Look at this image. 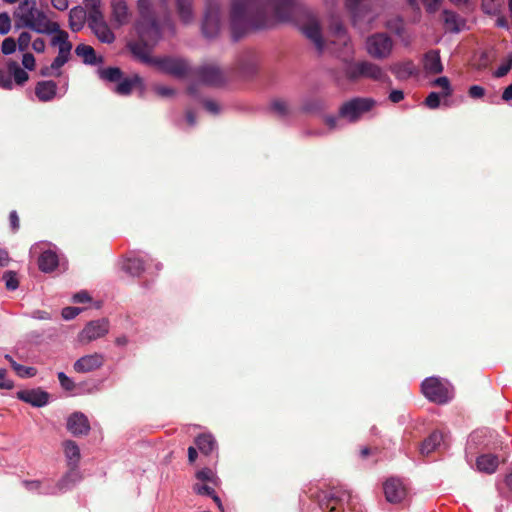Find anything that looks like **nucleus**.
<instances>
[{"label":"nucleus","mask_w":512,"mask_h":512,"mask_svg":"<svg viewBox=\"0 0 512 512\" xmlns=\"http://www.w3.org/2000/svg\"><path fill=\"white\" fill-rule=\"evenodd\" d=\"M65 457L70 464H76L80 460V449L72 440H66L62 444Z\"/></svg>","instance_id":"obj_34"},{"label":"nucleus","mask_w":512,"mask_h":512,"mask_svg":"<svg viewBox=\"0 0 512 512\" xmlns=\"http://www.w3.org/2000/svg\"><path fill=\"white\" fill-rule=\"evenodd\" d=\"M470 464L480 473L492 474L499 466V458L494 454L483 453L475 458L474 464Z\"/></svg>","instance_id":"obj_18"},{"label":"nucleus","mask_w":512,"mask_h":512,"mask_svg":"<svg viewBox=\"0 0 512 512\" xmlns=\"http://www.w3.org/2000/svg\"><path fill=\"white\" fill-rule=\"evenodd\" d=\"M85 10H87L88 23L104 18L102 12L101 0H84Z\"/></svg>","instance_id":"obj_31"},{"label":"nucleus","mask_w":512,"mask_h":512,"mask_svg":"<svg viewBox=\"0 0 512 512\" xmlns=\"http://www.w3.org/2000/svg\"><path fill=\"white\" fill-rule=\"evenodd\" d=\"M104 364V356L100 353H93L79 358L73 365V368L78 373H89Z\"/></svg>","instance_id":"obj_14"},{"label":"nucleus","mask_w":512,"mask_h":512,"mask_svg":"<svg viewBox=\"0 0 512 512\" xmlns=\"http://www.w3.org/2000/svg\"><path fill=\"white\" fill-rule=\"evenodd\" d=\"M23 66L28 70L35 68V58L31 53H25L22 58Z\"/></svg>","instance_id":"obj_57"},{"label":"nucleus","mask_w":512,"mask_h":512,"mask_svg":"<svg viewBox=\"0 0 512 512\" xmlns=\"http://www.w3.org/2000/svg\"><path fill=\"white\" fill-rule=\"evenodd\" d=\"M70 55L71 51H65V49H61V51H58V55L54 59L52 64L49 67H45L42 69L41 74L43 76H59L60 68L69 60Z\"/></svg>","instance_id":"obj_27"},{"label":"nucleus","mask_w":512,"mask_h":512,"mask_svg":"<svg viewBox=\"0 0 512 512\" xmlns=\"http://www.w3.org/2000/svg\"><path fill=\"white\" fill-rule=\"evenodd\" d=\"M512 68V52L504 57L497 69L494 70L493 75L497 78L504 77L509 73Z\"/></svg>","instance_id":"obj_40"},{"label":"nucleus","mask_w":512,"mask_h":512,"mask_svg":"<svg viewBox=\"0 0 512 512\" xmlns=\"http://www.w3.org/2000/svg\"><path fill=\"white\" fill-rule=\"evenodd\" d=\"M383 491L386 500L392 504L401 503L409 495L405 482H383Z\"/></svg>","instance_id":"obj_13"},{"label":"nucleus","mask_w":512,"mask_h":512,"mask_svg":"<svg viewBox=\"0 0 512 512\" xmlns=\"http://www.w3.org/2000/svg\"><path fill=\"white\" fill-rule=\"evenodd\" d=\"M99 75L102 79L109 82H119L122 78V73L119 68L109 67L99 71Z\"/></svg>","instance_id":"obj_41"},{"label":"nucleus","mask_w":512,"mask_h":512,"mask_svg":"<svg viewBox=\"0 0 512 512\" xmlns=\"http://www.w3.org/2000/svg\"><path fill=\"white\" fill-rule=\"evenodd\" d=\"M479 446L489 447L490 441L487 439V431L477 430L474 431L468 439L465 457L468 463L473 461V457L476 454V450Z\"/></svg>","instance_id":"obj_15"},{"label":"nucleus","mask_w":512,"mask_h":512,"mask_svg":"<svg viewBox=\"0 0 512 512\" xmlns=\"http://www.w3.org/2000/svg\"><path fill=\"white\" fill-rule=\"evenodd\" d=\"M220 31V19L217 8H210L202 24V33L206 38H214Z\"/></svg>","instance_id":"obj_19"},{"label":"nucleus","mask_w":512,"mask_h":512,"mask_svg":"<svg viewBox=\"0 0 512 512\" xmlns=\"http://www.w3.org/2000/svg\"><path fill=\"white\" fill-rule=\"evenodd\" d=\"M442 446H445L444 436L442 433L435 431L424 440L420 448V453L424 456H428Z\"/></svg>","instance_id":"obj_24"},{"label":"nucleus","mask_w":512,"mask_h":512,"mask_svg":"<svg viewBox=\"0 0 512 512\" xmlns=\"http://www.w3.org/2000/svg\"><path fill=\"white\" fill-rule=\"evenodd\" d=\"M375 102L369 98H355L346 102L340 109V117L349 122L357 121L364 113L370 111Z\"/></svg>","instance_id":"obj_9"},{"label":"nucleus","mask_w":512,"mask_h":512,"mask_svg":"<svg viewBox=\"0 0 512 512\" xmlns=\"http://www.w3.org/2000/svg\"><path fill=\"white\" fill-rule=\"evenodd\" d=\"M57 84L53 81H40L35 87V94L42 102L51 101L56 96Z\"/></svg>","instance_id":"obj_26"},{"label":"nucleus","mask_w":512,"mask_h":512,"mask_svg":"<svg viewBox=\"0 0 512 512\" xmlns=\"http://www.w3.org/2000/svg\"><path fill=\"white\" fill-rule=\"evenodd\" d=\"M433 86L440 87L443 91L441 95L443 97H449L452 94V88L450 81L447 77H439L432 82Z\"/></svg>","instance_id":"obj_43"},{"label":"nucleus","mask_w":512,"mask_h":512,"mask_svg":"<svg viewBox=\"0 0 512 512\" xmlns=\"http://www.w3.org/2000/svg\"><path fill=\"white\" fill-rule=\"evenodd\" d=\"M67 429L75 436L86 435L90 430L89 421L84 414L73 413L67 420Z\"/></svg>","instance_id":"obj_21"},{"label":"nucleus","mask_w":512,"mask_h":512,"mask_svg":"<svg viewBox=\"0 0 512 512\" xmlns=\"http://www.w3.org/2000/svg\"><path fill=\"white\" fill-rule=\"evenodd\" d=\"M393 41L384 33H377L367 38L366 51L375 59H385L392 52Z\"/></svg>","instance_id":"obj_8"},{"label":"nucleus","mask_w":512,"mask_h":512,"mask_svg":"<svg viewBox=\"0 0 512 512\" xmlns=\"http://www.w3.org/2000/svg\"><path fill=\"white\" fill-rule=\"evenodd\" d=\"M11 29V19L7 13H0V34L5 35Z\"/></svg>","instance_id":"obj_48"},{"label":"nucleus","mask_w":512,"mask_h":512,"mask_svg":"<svg viewBox=\"0 0 512 512\" xmlns=\"http://www.w3.org/2000/svg\"><path fill=\"white\" fill-rule=\"evenodd\" d=\"M440 96L442 95L436 92H431L425 100V104L427 105V107L430 109L438 108L440 105Z\"/></svg>","instance_id":"obj_50"},{"label":"nucleus","mask_w":512,"mask_h":512,"mask_svg":"<svg viewBox=\"0 0 512 512\" xmlns=\"http://www.w3.org/2000/svg\"><path fill=\"white\" fill-rule=\"evenodd\" d=\"M272 109L280 115H285L289 111V105L284 100H275L272 102Z\"/></svg>","instance_id":"obj_51"},{"label":"nucleus","mask_w":512,"mask_h":512,"mask_svg":"<svg viewBox=\"0 0 512 512\" xmlns=\"http://www.w3.org/2000/svg\"><path fill=\"white\" fill-rule=\"evenodd\" d=\"M305 17V22L301 26L303 33L313 42L318 51H323L326 47V41L322 37L317 18L311 14H306Z\"/></svg>","instance_id":"obj_11"},{"label":"nucleus","mask_w":512,"mask_h":512,"mask_svg":"<svg viewBox=\"0 0 512 512\" xmlns=\"http://www.w3.org/2000/svg\"><path fill=\"white\" fill-rule=\"evenodd\" d=\"M329 43L333 45V51L340 57L349 58L353 55V47L345 29L338 22L332 24L329 33Z\"/></svg>","instance_id":"obj_6"},{"label":"nucleus","mask_w":512,"mask_h":512,"mask_svg":"<svg viewBox=\"0 0 512 512\" xmlns=\"http://www.w3.org/2000/svg\"><path fill=\"white\" fill-rule=\"evenodd\" d=\"M389 99L393 103H398L404 99V93L402 90H392L389 94Z\"/></svg>","instance_id":"obj_62"},{"label":"nucleus","mask_w":512,"mask_h":512,"mask_svg":"<svg viewBox=\"0 0 512 512\" xmlns=\"http://www.w3.org/2000/svg\"><path fill=\"white\" fill-rule=\"evenodd\" d=\"M424 68L428 73L438 74L443 71V66L440 60L438 51H429L424 58Z\"/></svg>","instance_id":"obj_29"},{"label":"nucleus","mask_w":512,"mask_h":512,"mask_svg":"<svg viewBox=\"0 0 512 512\" xmlns=\"http://www.w3.org/2000/svg\"><path fill=\"white\" fill-rule=\"evenodd\" d=\"M131 20V13L127 3L122 0H114L111 2V21L116 27L126 25Z\"/></svg>","instance_id":"obj_17"},{"label":"nucleus","mask_w":512,"mask_h":512,"mask_svg":"<svg viewBox=\"0 0 512 512\" xmlns=\"http://www.w3.org/2000/svg\"><path fill=\"white\" fill-rule=\"evenodd\" d=\"M138 10L140 18L136 29L140 41L131 42L129 48L140 61L155 65L157 59L151 57L149 46L160 38V27L156 22L153 5L149 0H138Z\"/></svg>","instance_id":"obj_2"},{"label":"nucleus","mask_w":512,"mask_h":512,"mask_svg":"<svg viewBox=\"0 0 512 512\" xmlns=\"http://www.w3.org/2000/svg\"><path fill=\"white\" fill-rule=\"evenodd\" d=\"M17 28H29L40 34H51L58 29V23L37 8L35 0H22L13 12Z\"/></svg>","instance_id":"obj_3"},{"label":"nucleus","mask_w":512,"mask_h":512,"mask_svg":"<svg viewBox=\"0 0 512 512\" xmlns=\"http://www.w3.org/2000/svg\"><path fill=\"white\" fill-rule=\"evenodd\" d=\"M205 108L213 114H217L220 111V106L218 103L208 100L204 103Z\"/></svg>","instance_id":"obj_64"},{"label":"nucleus","mask_w":512,"mask_h":512,"mask_svg":"<svg viewBox=\"0 0 512 512\" xmlns=\"http://www.w3.org/2000/svg\"><path fill=\"white\" fill-rule=\"evenodd\" d=\"M16 47H17L16 41L11 37L5 38L4 41L2 42V52L5 55L14 53L16 50Z\"/></svg>","instance_id":"obj_49"},{"label":"nucleus","mask_w":512,"mask_h":512,"mask_svg":"<svg viewBox=\"0 0 512 512\" xmlns=\"http://www.w3.org/2000/svg\"><path fill=\"white\" fill-rule=\"evenodd\" d=\"M502 6L503 0H481V8L488 15H498Z\"/></svg>","instance_id":"obj_37"},{"label":"nucleus","mask_w":512,"mask_h":512,"mask_svg":"<svg viewBox=\"0 0 512 512\" xmlns=\"http://www.w3.org/2000/svg\"><path fill=\"white\" fill-rule=\"evenodd\" d=\"M88 24L99 41L107 44L114 42L115 35L104 18L100 20L95 19V21L89 22Z\"/></svg>","instance_id":"obj_22"},{"label":"nucleus","mask_w":512,"mask_h":512,"mask_svg":"<svg viewBox=\"0 0 512 512\" xmlns=\"http://www.w3.org/2000/svg\"><path fill=\"white\" fill-rule=\"evenodd\" d=\"M31 43V34L29 32H22L16 44L18 45V48L20 51H26Z\"/></svg>","instance_id":"obj_47"},{"label":"nucleus","mask_w":512,"mask_h":512,"mask_svg":"<svg viewBox=\"0 0 512 512\" xmlns=\"http://www.w3.org/2000/svg\"><path fill=\"white\" fill-rule=\"evenodd\" d=\"M109 331L108 321L105 319L89 322L79 333V341L87 344L98 338L105 336Z\"/></svg>","instance_id":"obj_12"},{"label":"nucleus","mask_w":512,"mask_h":512,"mask_svg":"<svg viewBox=\"0 0 512 512\" xmlns=\"http://www.w3.org/2000/svg\"><path fill=\"white\" fill-rule=\"evenodd\" d=\"M496 489L502 497L512 501V482H497Z\"/></svg>","instance_id":"obj_45"},{"label":"nucleus","mask_w":512,"mask_h":512,"mask_svg":"<svg viewBox=\"0 0 512 512\" xmlns=\"http://www.w3.org/2000/svg\"><path fill=\"white\" fill-rule=\"evenodd\" d=\"M302 12L292 0H233L230 12L233 37L238 39L252 29L293 22Z\"/></svg>","instance_id":"obj_1"},{"label":"nucleus","mask_w":512,"mask_h":512,"mask_svg":"<svg viewBox=\"0 0 512 512\" xmlns=\"http://www.w3.org/2000/svg\"><path fill=\"white\" fill-rule=\"evenodd\" d=\"M13 386V381L6 376V370L0 369V389L9 390L12 389Z\"/></svg>","instance_id":"obj_52"},{"label":"nucleus","mask_w":512,"mask_h":512,"mask_svg":"<svg viewBox=\"0 0 512 512\" xmlns=\"http://www.w3.org/2000/svg\"><path fill=\"white\" fill-rule=\"evenodd\" d=\"M58 379L61 386L66 390H71L74 387L73 381L63 372L58 373Z\"/></svg>","instance_id":"obj_53"},{"label":"nucleus","mask_w":512,"mask_h":512,"mask_svg":"<svg viewBox=\"0 0 512 512\" xmlns=\"http://www.w3.org/2000/svg\"><path fill=\"white\" fill-rule=\"evenodd\" d=\"M13 77L15 82L19 85H23L29 79L28 73L21 68L16 70Z\"/></svg>","instance_id":"obj_56"},{"label":"nucleus","mask_w":512,"mask_h":512,"mask_svg":"<svg viewBox=\"0 0 512 512\" xmlns=\"http://www.w3.org/2000/svg\"><path fill=\"white\" fill-rule=\"evenodd\" d=\"M214 477H215V475H214L213 471L210 469L202 470L197 474L198 480H203V481L213 480Z\"/></svg>","instance_id":"obj_63"},{"label":"nucleus","mask_w":512,"mask_h":512,"mask_svg":"<svg viewBox=\"0 0 512 512\" xmlns=\"http://www.w3.org/2000/svg\"><path fill=\"white\" fill-rule=\"evenodd\" d=\"M51 5L58 11H65L69 7V0H50Z\"/></svg>","instance_id":"obj_60"},{"label":"nucleus","mask_w":512,"mask_h":512,"mask_svg":"<svg viewBox=\"0 0 512 512\" xmlns=\"http://www.w3.org/2000/svg\"><path fill=\"white\" fill-rule=\"evenodd\" d=\"M177 12L180 19L188 24L193 20V9L191 0H177Z\"/></svg>","instance_id":"obj_35"},{"label":"nucleus","mask_w":512,"mask_h":512,"mask_svg":"<svg viewBox=\"0 0 512 512\" xmlns=\"http://www.w3.org/2000/svg\"><path fill=\"white\" fill-rule=\"evenodd\" d=\"M75 53L77 56L83 58L84 62L87 64H96L97 63V57L95 54V50L85 44L78 45L75 49Z\"/></svg>","instance_id":"obj_36"},{"label":"nucleus","mask_w":512,"mask_h":512,"mask_svg":"<svg viewBox=\"0 0 512 512\" xmlns=\"http://www.w3.org/2000/svg\"><path fill=\"white\" fill-rule=\"evenodd\" d=\"M423 2L426 10L429 13H434L439 9L442 0H423Z\"/></svg>","instance_id":"obj_58"},{"label":"nucleus","mask_w":512,"mask_h":512,"mask_svg":"<svg viewBox=\"0 0 512 512\" xmlns=\"http://www.w3.org/2000/svg\"><path fill=\"white\" fill-rule=\"evenodd\" d=\"M202 80L211 85L219 84L223 81L224 77L221 70L215 65H208L201 69Z\"/></svg>","instance_id":"obj_30"},{"label":"nucleus","mask_w":512,"mask_h":512,"mask_svg":"<svg viewBox=\"0 0 512 512\" xmlns=\"http://www.w3.org/2000/svg\"><path fill=\"white\" fill-rule=\"evenodd\" d=\"M12 86L13 83L10 75L0 70V87L4 89H11Z\"/></svg>","instance_id":"obj_55"},{"label":"nucleus","mask_w":512,"mask_h":512,"mask_svg":"<svg viewBox=\"0 0 512 512\" xmlns=\"http://www.w3.org/2000/svg\"><path fill=\"white\" fill-rule=\"evenodd\" d=\"M345 75L350 80L368 78L374 81H384L387 78L383 69L369 61L351 62L345 67Z\"/></svg>","instance_id":"obj_4"},{"label":"nucleus","mask_w":512,"mask_h":512,"mask_svg":"<svg viewBox=\"0 0 512 512\" xmlns=\"http://www.w3.org/2000/svg\"><path fill=\"white\" fill-rule=\"evenodd\" d=\"M7 359H9L13 369L16 371V373L21 377H32L35 375L36 370L32 367H25L20 364H17L15 361H13L8 355L6 356Z\"/></svg>","instance_id":"obj_42"},{"label":"nucleus","mask_w":512,"mask_h":512,"mask_svg":"<svg viewBox=\"0 0 512 512\" xmlns=\"http://www.w3.org/2000/svg\"><path fill=\"white\" fill-rule=\"evenodd\" d=\"M87 12L84 7H73L69 12V27L72 31H80L86 22Z\"/></svg>","instance_id":"obj_28"},{"label":"nucleus","mask_w":512,"mask_h":512,"mask_svg":"<svg viewBox=\"0 0 512 512\" xmlns=\"http://www.w3.org/2000/svg\"><path fill=\"white\" fill-rule=\"evenodd\" d=\"M81 312L80 308L77 307H66L62 310V316L66 320L75 318Z\"/></svg>","instance_id":"obj_54"},{"label":"nucleus","mask_w":512,"mask_h":512,"mask_svg":"<svg viewBox=\"0 0 512 512\" xmlns=\"http://www.w3.org/2000/svg\"><path fill=\"white\" fill-rule=\"evenodd\" d=\"M155 65L160 70L175 76H182L188 70L187 63L184 60L177 58H160L155 61Z\"/></svg>","instance_id":"obj_16"},{"label":"nucleus","mask_w":512,"mask_h":512,"mask_svg":"<svg viewBox=\"0 0 512 512\" xmlns=\"http://www.w3.org/2000/svg\"><path fill=\"white\" fill-rule=\"evenodd\" d=\"M32 48L37 53H42L45 51L46 44L42 38H37L32 42Z\"/></svg>","instance_id":"obj_61"},{"label":"nucleus","mask_w":512,"mask_h":512,"mask_svg":"<svg viewBox=\"0 0 512 512\" xmlns=\"http://www.w3.org/2000/svg\"><path fill=\"white\" fill-rule=\"evenodd\" d=\"M198 449L203 454H210L216 448V440L211 434H201L195 439Z\"/></svg>","instance_id":"obj_33"},{"label":"nucleus","mask_w":512,"mask_h":512,"mask_svg":"<svg viewBox=\"0 0 512 512\" xmlns=\"http://www.w3.org/2000/svg\"><path fill=\"white\" fill-rule=\"evenodd\" d=\"M51 34H54L51 40V44L53 46H57L59 51H61V49H65V51L72 50V44L68 40V33L64 30H61L59 25L58 29L52 31Z\"/></svg>","instance_id":"obj_32"},{"label":"nucleus","mask_w":512,"mask_h":512,"mask_svg":"<svg viewBox=\"0 0 512 512\" xmlns=\"http://www.w3.org/2000/svg\"><path fill=\"white\" fill-rule=\"evenodd\" d=\"M124 269L131 275L138 276L144 270V263L139 258H129L124 264Z\"/></svg>","instance_id":"obj_38"},{"label":"nucleus","mask_w":512,"mask_h":512,"mask_svg":"<svg viewBox=\"0 0 512 512\" xmlns=\"http://www.w3.org/2000/svg\"><path fill=\"white\" fill-rule=\"evenodd\" d=\"M193 490L199 495L207 496L210 498L213 496V494L216 493L214 488L209 486L207 482H196L193 486Z\"/></svg>","instance_id":"obj_44"},{"label":"nucleus","mask_w":512,"mask_h":512,"mask_svg":"<svg viewBox=\"0 0 512 512\" xmlns=\"http://www.w3.org/2000/svg\"><path fill=\"white\" fill-rule=\"evenodd\" d=\"M24 489L37 495H58L74 488L75 482H22Z\"/></svg>","instance_id":"obj_7"},{"label":"nucleus","mask_w":512,"mask_h":512,"mask_svg":"<svg viewBox=\"0 0 512 512\" xmlns=\"http://www.w3.org/2000/svg\"><path fill=\"white\" fill-rule=\"evenodd\" d=\"M134 88H139L141 91L144 89L143 80L138 75H133L119 81L115 91L120 95H128Z\"/></svg>","instance_id":"obj_25"},{"label":"nucleus","mask_w":512,"mask_h":512,"mask_svg":"<svg viewBox=\"0 0 512 512\" xmlns=\"http://www.w3.org/2000/svg\"><path fill=\"white\" fill-rule=\"evenodd\" d=\"M422 392L430 401L439 404L446 403L452 398V392L448 384L435 377L423 381Z\"/></svg>","instance_id":"obj_5"},{"label":"nucleus","mask_w":512,"mask_h":512,"mask_svg":"<svg viewBox=\"0 0 512 512\" xmlns=\"http://www.w3.org/2000/svg\"><path fill=\"white\" fill-rule=\"evenodd\" d=\"M17 398L35 407H42L48 403L49 394L40 389L22 390L17 392Z\"/></svg>","instance_id":"obj_20"},{"label":"nucleus","mask_w":512,"mask_h":512,"mask_svg":"<svg viewBox=\"0 0 512 512\" xmlns=\"http://www.w3.org/2000/svg\"><path fill=\"white\" fill-rule=\"evenodd\" d=\"M444 21L447 28L451 31H459L461 26H463V21L451 11H444Z\"/></svg>","instance_id":"obj_39"},{"label":"nucleus","mask_w":512,"mask_h":512,"mask_svg":"<svg viewBox=\"0 0 512 512\" xmlns=\"http://www.w3.org/2000/svg\"><path fill=\"white\" fill-rule=\"evenodd\" d=\"M468 93H469V96L472 97V98H481V97L484 96L485 90L481 86L474 85V86L470 87Z\"/></svg>","instance_id":"obj_59"},{"label":"nucleus","mask_w":512,"mask_h":512,"mask_svg":"<svg viewBox=\"0 0 512 512\" xmlns=\"http://www.w3.org/2000/svg\"><path fill=\"white\" fill-rule=\"evenodd\" d=\"M59 264V258L55 251L50 249L43 250L38 259V266L42 272L49 273L54 271Z\"/></svg>","instance_id":"obj_23"},{"label":"nucleus","mask_w":512,"mask_h":512,"mask_svg":"<svg viewBox=\"0 0 512 512\" xmlns=\"http://www.w3.org/2000/svg\"><path fill=\"white\" fill-rule=\"evenodd\" d=\"M318 497L322 508L334 511L338 506L348 503L351 499V494L348 490L338 486L332 487L327 491H322Z\"/></svg>","instance_id":"obj_10"},{"label":"nucleus","mask_w":512,"mask_h":512,"mask_svg":"<svg viewBox=\"0 0 512 512\" xmlns=\"http://www.w3.org/2000/svg\"><path fill=\"white\" fill-rule=\"evenodd\" d=\"M3 279L5 281L6 288L9 290L17 289L19 282L16 277V274L12 271H7L3 275Z\"/></svg>","instance_id":"obj_46"}]
</instances>
